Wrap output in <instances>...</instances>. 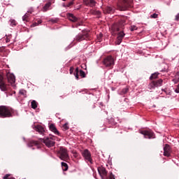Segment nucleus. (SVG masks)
I'll return each instance as SVG.
<instances>
[{
	"instance_id": "obj_24",
	"label": "nucleus",
	"mask_w": 179,
	"mask_h": 179,
	"mask_svg": "<svg viewBox=\"0 0 179 179\" xmlns=\"http://www.w3.org/2000/svg\"><path fill=\"white\" fill-rule=\"evenodd\" d=\"M62 170L64 171H68V164H66L65 162H62Z\"/></svg>"
},
{
	"instance_id": "obj_33",
	"label": "nucleus",
	"mask_w": 179,
	"mask_h": 179,
	"mask_svg": "<svg viewBox=\"0 0 179 179\" xmlns=\"http://www.w3.org/2000/svg\"><path fill=\"white\" fill-rule=\"evenodd\" d=\"M10 174H6V176H3V179H15V178L13 177H10Z\"/></svg>"
},
{
	"instance_id": "obj_26",
	"label": "nucleus",
	"mask_w": 179,
	"mask_h": 179,
	"mask_svg": "<svg viewBox=\"0 0 179 179\" xmlns=\"http://www.w3.org/2000/svg\"><path fill=\"white\" fill-rule=\"evenodd\" d=\"M91 13L92 15H95V16H100V15H101V12L99 10H92Z\"/></svg>"
},
{
	"instance_id": "obj_1",
	"label": "nucleus",
	"mask_w": 179,
	"mask_h": 179,
	"mask_svg": "<svg viewBox=\"0 0 179 179\" xmlns=\"http://www.w3.org/2000/svg\"><path fill=\"white\" fill-rule=\"evenodd\" d=\"M125 26V20L124 19H121L112 25V34L113 35L117 34V38L116 41V44L120 45L121 43H122V40L124 37H125V34L124 33V27Z\"/></svg>"
},
{
	"instance_id": "obj_29",
	"label": "nucleus",
	"mask_w": 179,
	"mask_h": 179,
	"mask_svg": "<svg viewBox=\"0 0 179 179\" xmlns=\"http://www.w3.org/2000/svg\"><path fill=\"white\" fill-rule=\"evenodd\" d=\"M9 22H10V24L11 25V26H16V24H17V23L16 22V20H13V19H10V20H9Z\"/></svg>"
},
{
	"instance_id": "obj_7",
	"label": "nucleus",
	"mask_w": 179,
	"mask_h": 179,
	"mask_svg": "<svg viewBox=\"0 0 179 179\" xmlns=\"http://www.w3.org/2000/svg\"><path fill=\"white\" fill-rule=\"evenodd\" d=\"M43 142L48 148H52L55 145V136L43 138Z\"/></svg>"
},
{
	"instance_id": "obj_14",
	"label": "nucleus",
	"mask_w": 179,
	"mask_h": 179,
	"mask_svg": "<svg viewBox=\"0 0 179 179\" xmlns=\"http://www.w3.org/2000/svg\"><path fill=\"white\" fill-rule=\"evenodd\" d=\"M103 12L105 15L114 13V12H115V8L112 6H106L103 8Z\"/></svg>"
},
{
	"instance_id": "obj_11",
	"label": "nucleus",
	"mask_w": 179,
	"mask_h": 179,
	"mask_svg": "<svg viewBox=\"0 0 179 179\" xmlns=\"http://www.w3.org/2000/svg\"><path fill=\"white\" fill-rule=\"evenodd\" d=\"M0 90L1 92H7L8 85L5 82V78L2 76H0Z\"/></svg>"
},
{
	"instance_id": "obj_40",
	"label": "nucleus",
	"mask_w": 179,
	"mask_h": 179,
	"mask_svg": "<svg viewBox=\"0 0 179 179\" xmlns=\"http://www.w3.org/2000/svg\"><path fill=\"white\" fill-rule=\"evenodd\" d=\"M73 71H75V69L73 67L70 68V74L72 75L73 73Z\"/></svg>"
},
{
	"instance_id": "obj_13",
	"label": "nucleus",
	"mask_w": 179,
	"mask_h": 179,
	"mask_svg": "<svg viewBox=\"0 0 179 179\" xmlns=\"http://www.w3.org/2000/svg\"><path fill=\"white\" fill-rule=\"evenodd\" d=\"M171 148L170 145L166 144L164 147V156H166V157H170L171 156Z\"/></svg>"
},
{
	"instance_id": "obj_3",
	"label": "nucleus",
	"mask_w": 179,
	"mask_h": 179,
	"mask_svg": "<svg viewBox=\"0 0 179 179\" xmlns=\"http://www.w3.org/2000/svg\"><path fill=\"white\" fill-rule=\"evenodd\" d=\"M57 155L60 160H63L64 162L69 160V154L68 153V150L64 147H60L59 148V150L57 151Z\"/></svg>"
},
{
	"instance_id": "obj_10",
	"label": "nucleus",
	"mask_w": 179,
	"mask_h": 179,
	"mask_svg": "<svg viewBox=\"0 0 179 179\" xmlns=\"http://www.w3.org/2000/svg\"><path fill=\"white\" fill-rule=\"evenodd\" d=\"M140 134L143 135L147 139H155V133L152 131H140Z\"/></svg>"
},
{
	"instance_id": "obj_41",
	"label": "nucleus",
	"mask_w": 179,
	"mask_h": 179,
	"mask_svg": "<svg viewBox=\"0 0 179 179\" xmlns=\"http://www.w3.org/2000/svg\"><path fill=\"white\" fill-rule=\"evenodd\" d=\"M175 92H176V93H179V87H178V86L176 89Z\"/></svg>"
},
{
	"instance_id": "obj_2",
	"label": "nucleus",
	"mask_w": 179,
	"mask_h": 179,
	"mask_svg": "<svg viewBox=\"0 0 179 179\" xmlns=\"http://www.w3.org/2000/svg\"><path fill=\"white\" fill-rule=\"evenodd\" d=\"M13 117V109L12 108L0 106V118H10Z\"/></svg>"
},
{
	"instance_id": "obj_6",
	"label": "nucleus",
	"mask_w": 179,
	"mask_h": 179,
	"mask_svg": "<svg viewBox=\"0 0 179 179\" xmlns=\"http://www.w3.org/2000/svg\"><path fill=\"white\" fill-rule=\"evenodd\" d=\"M163 85V80L159 79L157 80H152L149 85H148V88L150 90H155L156 87H160V86Z\"/></svg>"
},
{
	"instance_id": "obj_17",
	"label": "nucleus",
	"mask_w": 179,
	"mask_h": 179,
	"mask_svg": "<svg viewBox=\"0 0 179 179\" xmlns=\"http://www.w3.org/2000/svg\"><path fill=\"white\" fill-rule=\"evenodd\" d=\"M33 13V10H29L27 13L22 17L23 22H29L30 20L29 16Z\"/></svg>"
},
{
	"instance_id": "obj_22",
	"label": "nucleus",
	"mask_w": 179,
	"mask_h": 179,
	"mask_svg": "<svg viewBox=\"0 0 179 179\" xmlns=\"http://www.w3.org/2000/svg\"><path fill=\"white\" fill-rule=\"evenodd\" d=\"M31 108H33L34 110H36V108H37L38 103H37V101L33 100L31 102Z\"/></svg>"
},
{
	"instance_id": "obj_31",
	"label": "nucleus",
	"mask_w": 179,
	"mask_h": 179,
	"mask_svg": "<svg viewBox=\"0 0 179 179\" xmlns=\"http://www.w3.org/2000/svg\"><path fill=\"white\" fill-rule=\"evenodd\" d=\"M129 88H128V87H127L122 90V94H127V92H129Z\"/></svg>"
},
{
	"instance_id": "obj_12",
	"label": "nucleus",
	"mask_w": 179,
	"mask_h": 179,
	"mask_svg": "<svg viewBox=\"0 0 179 179\" xmlns=\"http://www.w3.org/2000/svg\"><path fill=\"white\" fill-rule=\"evenodd\" d=\"M98 172L102 179L107 178V173L108 172H107V170H106V168H104L103 166H99Z\"/></svg>"
},
{
	"instance_id": "obj_38",
	"label": "nucleus",
	"mask_w": 179,
	"mask_h": 179,
	"mask_svg": "<svg viewBox=\"0 0 179 179\" xmlns=\"http://www.w3.org/2000/svg\"><path fill=\"white\" fill-rule=\"evenodd\" d=\"M176 22H179V13L175 16Z\"/></svg>"
},
{
	"instance_id": "obj_18",
	"label": "nucleus",
	"mask_w": 179,
	"mask_h": 179,
	"mask_svg": "<svg viewBox=\"0 0 179 179\" xmlns=\"http://www.w3.org/2000/svg\"><path fill=\"white\" fill-rule=\"evenodd\" d=\"M49 129L52 132H54L55 134V135H59V136L60 135L59 131H58V129H57V127H55V124H50L49 125Z\"/></svg>"
},
{
	"instance_id": "obj_44",
	"label": "nucleus",
	"mask_w": 179,
	"mask_h": 179,
	"mask_svg": "<svg viewBox=\"0 0 179 179\" xmlns=\"http://www.w3.org/2000/svg\"><path fill=\"white\" fill-rule=\"evenodd\" d=\"M62 1H66V0H62Z\"/></svg>"
},
{
	"instance_id": "obj_28",
	"label": "nucleus",
	"mask_w": 179,
	"mask_h": 179,
	"mask_svg": "<svg viewBox=\"0 0 179 179\" xmlns=\"http://www.w3.org/2000/svg\"><path fill=\"white\" fill-rule=\"evenodd\" d=\"M41 23H42L41 20H38L37 22H34L31 25V27H36V26H38L39 24H41Z\"/></svg>"
},
{
	"instance_id": "obj_21",
	"label": "nucleus",
	"mask_w": 179,
	"mask_h": 179,
	"mask_svg": "<svg viewBox=\"0 0 179 179\" xmlns=\"http://www.w3.org/2000/svg\"><path fill=\"white\" fill-rule=\"evenodd\" d=\"M67 17L71 22H78V17H75L72 13L67 14Z\"/></svg>"
},
{
	"instance_id": "obj_37",
	"label": "nucleus",
	"mask_w": 179,
	"mask_h": 179,
	"mask_svg": "<svg viewBox=\"0 0 179 179\" xmlns=\"http://www.w3.org/2000/svg\"><path fill=\"white\" fill-rule=\"evenodd\" d=\"M109 179H115V176L112 172L110 173Z\"/></svg>"
},
{
	"instance_id": "obj_43",
	"label": "nucleus",
	"mask_w": 179,
	"mask_h": 179,
	"mask_svg": "<svg viewBox=\"0 0 179 179\" xmlns=\"http://www.w3.org/2000/svg\"><path fill=\"white\" fill-rule=\"evenodd\" d=\"M178 87H179V85H178Z\"/></svg>"
},
{
	"instance_id": "obj_45",
	"label": "nucleus",
	"mask_w": 179,
	"mask_h": 179,
	"mask_svg": "<svg viewBox=\"0 0 179 179\" xmlns=\"http://www.w3.org/2000/svg\"><path fill=\"white\" fill-rule=\"evenodd\" d=\"M100 37H101V35H100Z\"/></svg>"
},
{
	"instance_id": "obj_34",
	"label": "nucleus",
	"mask_w": 179,
	"mask_h": 179,
	"mask_svg": "<svg viewBox=\"0 0 179 179\" xmlns=\"http://www.w3.org/2000/svg\"><path fill=\"white\" fill-rule=\"evenodd\" d=\"M159 15L154 13L152 15H150L151 19H157Z\"/></svg>"
},
{
	"instance_id": "obj_15",
	"label": "nucleus",
	"mask_w": 179,
	"mask_h": 179,
	"mask_svg": "<svg viewBox=\"0 0 179 179\" xmlns=\"http://www.w3.org/2000/svg\"><path fill=\"white\" fill-rule=\"evenodd\" d=\"M8 83L10 85H14L16 79L15 78V75L13 73H7L6 75Z\"/></svg>"
},
{
	"instance_id": "obj_20",
	"label": "nucleus",
	"mask_w": 179,
	"mask_h": 179,
	"mask_svg": "<svg viewBox=\"0 0 179 179\" xmlns=\"http://www.w3.org/2000/svg\"><path fill=\"white\" fill-rule=\"evenodd\" d=\"M29 148H33V146H36V148H40V144L38 141H31L28 143Z\"/></svg>"
},
{
	"instance_id": "obj_36",
	"label": "nucleus",
	"mask_w": 179,
	"mask_h": 179,
	"mask_svg": "<svg viewBox=\"0 0 179 179\" xmlns=\"http://www.w3.org/2000/svg\"><path fill=\"white\" fill-rule=\"evenodd\" d=\"M131 31H134V30H138V27L135 25H132L130 29Z\"/></svg>"
},
{
	"instance_id": "obj_42",
	"label": "nucleus",
	"mask_w": 179,
	"mask_h": 179,
	"mask_svg": "<svg viewBox=\"0 0 179 179\" xmlns=\"http://www.w3.org/2000/svg\"><path fill=\"white\" fill-rule=\"evenodd\" d=\"M1 48H0V52H1Z\"/></svg>"
},
{
	"instance_id": "obj_27",
	"label": "nucleus",
	"mask_w": 179,
	"mask_h": 179,
	"mask_svg": "<svg viewBox=\"0 0 179 179\" xmlns=\"http://www.w3.org/2000/svg\"><path fill=\"white\" fill-rule=\"evenodd\" d=\"M79 68H76L75 72L73 73V75L76 76V79H79Z\"/></svg>"
},
{
	"instance_id": "obj_16",
	"label": "nucleus",
	"mask_w": 179,
	"mask_h": 179,
	"mask_svg": "<svg viewBox=\"0 0 179 179\" xmlns=\"http://www.w3.org/2000/svg\"><path fill=\"white\" fill-rule=\"evenodd\" d=\"M83 2L85 5L90 6L91 8L96 6V1L94 0H83Z\"/></svg>"
},
{
	"instance_id": "obj_5",
	"label": "nucleus",
	"mask_w": 179,
	"mask_h": 179,
	"mask_svg": "<svg viewBox=\"0 0 179 179\" xmlns=\"http://www.w3.org/2000/svg\"><path fill=\"white\" fill-rule=\"evenodd\" d=\"M90 37V35L89 34V31H82L81 33L78 34L74 38V41L80 43V41H83V40H89Z\"/></svg>"
},
{
	"instance_id": "obj_8",
	"label": "nucleus",
	"mask_w": 179,
	"mask_h": 179,
	"mask_svg": "<svg viewBox=\"0 0 179 179\" xmlns=\"http://www.w3.org/2000/svg\"><path fill=\"white\" fill-rule=\"evenodd\" d=\"M103 64L107 68H113V66L114 65V58H113V56L109 55L103 59Z\"/></svg>"
},
{
	"instance_id": "obj_39",
	"label": "nucleus",
	"mask_w": 179,
	"mask_h": 179,
	"mask_svg": "<svg viewBox=\"0 0 179 179\" xmlns=\"http://www.w3.org/2000/svg\"><path fill=\"white\" fill-rule=\"evenodd\" d=\"M25 93H26V91H25V90H20V94L24 95Z\"/></svg>"
},
{
	"instance_id": "obj_19",
	"label": "nucleus",
	"mask_w": 179,
	"mask_h": 179,
	"mask_svg": "<svg viewBox=\"0 0 179 179\" xmlns=\"http://www.w3.org/2000/svg\"><path fill=\"white\" fill-rule=\"evenodd\" d=\"M35 131L38 132L41 135H43L45 132V129H44L41 125H38L35 127Z\"/></svg>"
},
{
	"instance_id": "obj_9",
	"label": "nucleus",
	"mask_w": 179,
	"mask_h": 179,
	"mask_svg": "<svg viewBox=\"0 0 179 179\" xmlns=\"http://www.w3.org/2000/svg\"><path fill=\"white\" fill-rule=\"evenodd\" d=\"M82 156L85 159V160H87V162H90L91 164H93V159H92V154L90 153V151L89 150L85 149L82 152Z\"/></svg>"
},
{
	"instance_id": "obj_30",
	"label": "nucleus",
	"mask_w": 179,
	"mask_h": 179,
	"mask_svg": "<svg viewBox=\"0 0 179 179\" xmlns=\"http://www.w3.org/2000/svg\"><path fill=\"white\" fill-rule=\"evenodd\" d=\"M62 129H63V131H68V129H69V126H68V123H65L63 125Z\"/></svg>"
},
{
	"instance_id": "obj_32",
	"label": "nucleus",
	"mask_w": 179,
	"mask_h": 179,
	"mask_svg": "<svg viewBox=\"0 0 179 179\" xmlns=\"http://www.w3.org/2000/svg\"><path fill=\"white\" fill-rule=\"evenodd\" d=\"M80 76H81V78H86V73H85V71H83V70H80Z\"/></svg>"
},
{
	"instance_id": "obj_25",
	"label": "nucleus",
	"mask_w": 179,
	"mask_h": 179,
	"mask_svg": "<svg viewBox=\"0 0 179 179\" xmlns=\"http://www.w3.org/2000/svg\"><path fill=\"white\" fill-rule=\"evenodd\" d=\"M50 6H51L50 2L45 4V6H43V12H47L48 10V8H50Z\"/></svg>"
},
{
	"instance_id": "obj_4",
	"label": "nucleus",
	"mask_w": 179,
	"mask_h": 179,
	"mask_svg": "<svg viewBox=\"0 0 179 179\" xmlns=\"http://www.w3.org/2000/svg\"><path fill=\"white\" fill-rule=\"evenodd\" d=\"M132 3V0H120L117 3L118 10H128Z\"/></svg>"
},
{
	"instance_id": "obj_23",
	"label": "nucleus",
	"mask_w": 179,
	"mask_h": 179,
	"mask_svg": "<svg viewBox=\"0 0 179 179\" xmlns=\"http://www.w3.org/2000/svg\"><path fill=\"white\" fill-rule=\"evenodd\" d=\"M159 78V73H154L150 77V80H154V79H157Z\"/></svg>"
},
{
	"instance_id": "obj_35",
	"label": "nucleus",
	"mask_w": 179,
	"mask_h": 179,
	"mask_svg": "<svg viewBox=\"0 0 179 179\" xmlns=\"http://www.w3.org/2000/svg\"><path fill=\"white\" fill-rule=\"evenodd\" d=\"M72 5H73V0L70 1L66 6H64V8H66V6H67V8H70V6H72Z\"/></svg>"
}]
</instances>
